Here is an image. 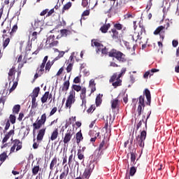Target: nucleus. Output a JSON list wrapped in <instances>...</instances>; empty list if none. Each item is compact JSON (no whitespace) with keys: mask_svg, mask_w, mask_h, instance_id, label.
Here are the masks:
<instances>
[{"mask_svg":"<svg viewBox=\"0 0 179 179\" xmlns=\"http://www.w3.org/2000/svg\"><path fill=\"white\" fill-rule=\"evenodd\" d=\"M89 87L91 89V93H94V92H96V83H94V79L90 80Z\"/></svg>","mask_w":179,"mask_h":179,"instance_id":"20","label":"nucleus"},{"mask_svg":"<svg viewBox=\"0 0 179 179\" xmlns=\"http://www.w3.org/2000/svg\"><path fill=\"white\" fill-rule=\"evenodd\" d=\"M62 72H64V67H61L59 71H57L56 76H60V75H62Z\"/></svg>","mask_w":179,"mask_h":179,"instance_id":"62","label":"nucleus"},{"mask_svg":"<svg viewBox=\"0 0 179 179\" xmlns=\"http://www.w3.org/2000/svg\"><path fill=\"white\" fill-rule=\"evenodd\" d=\"M17 87V83L15 82L13 83V86L10 88L9 92L12 93V92H13V90H15V89H16Z\"/></svg>","mask_w":179,"mask_h":179,"instance_id":"58","label":"nucleus"},{"mask_svg":"<svg viewBox=\"0 0 179 179\" xmlns=\"http://www.w3.org/2000/svg\"><path fill=\"white\" fill-rule=\"evenodd\" d=\"M92 171L93 170H92V168L90 167L85 169L83 174V179H89L90 178V176L92 175Z\"/></svg>","mask_w":179,"mask_h":179,"instance_id":"14","label":"nucleus"},{"mask_svg":"<svg viewBox=\"0 0 179 179\" xmlns=\"http://www.w3.org/2000/svg\"><path fill=\"white\" fill-rule=\"evenodd\" d=\"M72 136H73V131H72V129L67 130L66 133L64 135V138H63V142L64 145L69 144V142H71Z\"/></svg>","mask_w":179,"mask_h":179,"instance_id":"8","label":"nucleus"},{"mask_svg":"<svg viewBox=\"0 0 179 179\" xmlns=\"http://www.w3.org/2000/svg\"><path fill=\"white\" fill-rule=\"evenodd\" d=\"M48 10H49L48 8L43 10L42 12H41L40 16H45V15H47V13H48Z\"/></svg>","mask_w":179,"mask_h":179,"instance_id":"61","label":"nucleus"},{"mask_svg":"<svg viewBox=\"0 0 179 179\" xmlns=\"http://www.w3.org/2000/svg\"><path fill=\"white\" fill-rule=\"evenodd\" d=\"M152 0H150L146 6L147 12H149V10H150V8H152Z\"/></svg>","mask_w":179,"mask_h":179,"instance_id":"59","label":"nucleus"},{"mask_svg":"<svg viewBox=\"0 0 179 179\" xmlns=\"http://www.w3.org/2000/svg\"><path fill=\"white\" fill-rule=\"evenodd\" d=\"M116 30H122V24H120V23H116L114 24V28Z\"/></svg>","mask_w":179,"mask_h":179,"instance_id":"53","label":"nucleus"},{"mask_svg":"<svg viewBox=\"0 0 179 179\" xmlns=\"http://www.w3.org/2000/svg\"><path fill=\"white\" fill-rule=\"evenodd\" d=\"M145 96L147 99L146 104L147 106H150L152 101V96L150 95V91L145 89L143 92V95H141L138 98V106L137 108V114L138 117L142 115V110L145 108Z\"/></svg>","mask_w":179,"mask_h":179,"instance_id":"2","label":"nucleus"},{"mask_svg":"<svg viewBox=\"0 0 179 179\" xmlns=\"http://www.w3.org/2000/svg\"><path fill=\"white\" fill-rule=\"evenodd\" d=\"M72 6V3L71 2H68L66 3L62 8V13L65 12V10H69L71 9V7Z\"/></svg>","mask_w":179,"mask_h":179,"instance_id":"36","label":"nucleus"},{"mask_svg":"<svg viewBox=\"0 0 179 179\" xmlns=\"http://www.w3.org/2000/svg\"><path fill=\"white\" fill-rule=\"evenodd\" d=\"M68 165L70 169H72V167H73V154H71L69 157Z\"/></svg>","mask_w":179,"mask_h":179,"instance_id":"34","label":"nucleus"},{"mask_svg":"<svg viewBox=\"0 0 179 179\" xmlns=\"http://www.w3.org/2000/svg\"><path fill=\"white\" fill-rule=\"evenodd\" d=\"M89 15H90V10H85V11H83L82 16H89Z\"/></svg>","mask_w":179,"mask_h":179,"instance_id":"64","label":"nucleus"},{"mask_svg":"<svg viewBox=\"0 0 179 179\" xmlns=\"http://www.w3.org/2000/svg\"><path fill=\"white\" fill-rule=\"evenodd\" d=\"M44 68H45V64L42 63L40 66V69L39 70H38V69H37L38 73H41L39 76H41V75H43V73H44Z\"/></svg>","mask_w":179,"mask_h":179,"instance_id":"39","label":"nucleus"},{"mask_svg":"<svg viewBox=\"0 0 179 179\" xmlns=\"http://www.w3.org/2000/svg\"><path fill=\"white\" fill-rule=\"evenodd\" d=\"M117 73H114L112 76H111V78H110V79L109 80V82H110V83H114V82H115V80H117Z\"/></svg>","mask_w":179,"mask_h":179,"instance_id":"55","label":"nucleus"},{"mask_svg":"<svg viewBox=\"0 0 179 179\" xmlns=\"http://www.w3.org/2000/svg\"><path fill=\"white\" fill-rule=\"evenodd\" d=\"M68 174H69V168L67 167L64 171L60 174L59 179H66L68 177Z\"/></svg>","mask_w":179,"mask_h":179,"instance_id":"22","label":"nucleus"},{"mask_svg":"<svg viewBox=\"0 0 179 179\" xmlns=\"http://www.w3.org/2000/svg\"><path fill=\"white\" fill-rule=\"evenodd\" d=\"M55 51L59 52V55L57 57H56L55 58V61H58V59H60V58H62V57H64V55H65V52H64V51H59V50H58V49H56Z\"/></svg>","mask_w":179,"mask_h":179,"instance_id":"37","label":"nucleus"},{"mask_svg":"<svg viewBox=\"0 0 179 179\" xmlns=\"http://www.w3.org/2000/svg\"><path fill=\"white\" fill-rule=\"evenodd\" d=\"M38 171H40V166L39 165L34 166L32 168V174H33V176H37V174H38Z\"/></svg>","mask_w":179,"mask_h":179,"instance_id":"35","label":"nucleus"},{"mask_svg":"<svg viewBox=\"0 0 179 179\" xmlns=\"http://www.w3.org/2000/svg\"><path fill=\"white\" fill-rule=\"evenodd\" d=\"M76 139L77 145H79L82 141H83V135L82 134V131L77 132L76 134Z\"/></svg>","mask_w":179,"mask_h":179,"instance_id":"19","label":"nucleus"},{"mask_svg":"<svg viewBox=\"0 0 179 179\" xmlns=\"http://www.w3.org/2000/svg\"><path fill=\"white\" fill-rule=\"evenodd\" d=\"M73 83H80V77L77 76L73 79Z\"/></svg>","mask_w":179,"mask_h":179,"instance_id":"63","label":"nucleus"},{"mask_svg":"<svg viewBox=\"0 0 179 179\" xmlns=\"http://www.w3.org/2000/svg\"><path fill=\"white\" fill-rule=\"evenodd\" d=\"M46 129L47 128H43L38 130V134L36 136V140L38 141V142H41V141H43L44 138V135H45Z\"/></svg>","mask_w":179,"mask_h":179,"instance_id":"12","label":"nucleus"},{"mask_svg":"<svg viewBox=\"0 0 179 179\" xmlns=\"http://www.w3.org/2000/svg\"><path fill=\"white\" fill-rule=\"evenodd\" d=\"M99 2V0H90V2L88 0H82V6L83 8H88L92 5L93 8H95V6H97V3Z\"/></svg>","mask_w":179,"mask_h":179,"instance_id":"9","label":"nucleus"},{"mask_svg":"<svg viewBox=\"0 0 179 179\" xmlns=\"http://www.w3.org/2000/svg\"><path fill=\"white\" fill-rule=\"evenodd\" d=\"M44 124H45V122H43L42 120H37L36 122H34L33 123V135H36V131H37V129H40V128H41V127H43V125H44Z\"/></svg>","mask_w":179,"mask_h":179,"instance_id":"10","label":"nucleus"},{"mask_svg":"<svg viewBox=\"0 0 179 179\" xmlns=\"http://www.w3.org/2000/svg\"><path fill=\"white\" fill-rule=\"evenodd\" d=\"M118 106V100L117 99L112 100L111 108L113 110H115Z\"/></svg>","mask_w":179,"mask_h":179,"instance_id":"40","label":"nucleus"},{"mask_svg":"<svg viewBox=\"0 0 179 179\" xmlns=\"http://www.w3.org/2000/svg\"><path fill=\"white\" fill-rule=\"evenodd\" d=\"M76 55H78V52H73L69 57L67 64H71V65H73V64H75V59L77 62H79L80 59L79 58H76ZM73 58H75V59Z\"/></svg>","mask_w":179,"mask_h":179,"instance_id":"13","label":"nucleus"},{"mask_svg":"<svg viewBox=\"0 0 179 179\" xmlns=\"http://www.w3.org/2000/svg\"><path fill=\"white\" fill-rule=\"evenodd\" d=\"M37 36H38V33L37 31H34L31 34V41H36V40H37Z\"/></svg>","mask_w":179,"mask_h":179,"instance_id":"48","label":"nucleus"},{"mask_svg":"<svg viewBox=\"0 0 179 179\" xmlns=\"http://www.w3.org/2000/svg\"><path fill=\"white\" fill-rule=\"evenodd\" d=\"M131 155V163H135V160H136V155H135V152L134 151L130 152Z\"/></svg>","mask_w":179,"mask_h":179,"instance_id":"51","label":"nucleus"},{"mask_svg":"<svg viewBox=\"0 0 179 179\" xmlns=\"http://www.w3.org/2000/svg\"><path fill=\"white\" fill-rule=\"evenodd\" d=\"M109 57L116 58L119 62H125V61H127V59H125V55L115 49L110 50Z\"/></svg>","mask_w":179,"mask_h":179,"instance_id":"4","label":"nucleus"},{"mask_svg":"<svg viewBox=\"0 0 179 179\" xmlns=\"http://www.w3.org/2000/svg\"><path fill=\"white\" fill-rule=\"evenodd\" d=\"M94 110H96V106H94V105H92L87 110V113H93V111H94Z\"/></svg>","mask_w":179,"mask_h":179,"instance_id":"56","label":"nucleus"},{"mask_svg":"<svg viewBox=\"0 0 179 179\" xmlns=\"http://www.w3.org/2000/svg\"><path fill=\"white\" fill-rule=\"evenodd\" d=\"M77 156L79 160H85V155L82 153V150H78Z\"/></svg>","mask_w":179,"mask_h":179,"instance_id":"45","label":"nucleus"},{"mask_svg":"<svg viewBox=\"0 0 179 179\" xmlns=\"http://www.w3.org/2000/svg\"><path fill=\"white\" fill-rule=\"evenodd\" d=\"M164 29L165 27H163V25H161L154 31L153 34H155V36H157L158 34H159V36H161L162 34H164L165 33Z\"/></svg>","mask_w":179,"mask_h":179,"instance_id":"16","label":"nucleus"},{"mask_svg":"<svg viewBox=\"0 0 179 179\" xmlns=\"http://www.w3.org/2000/svg\"><path fill=\"white\" fill-rule=\"evenodd\" d=\"M30 51H31V45H30V43H28L25 48L24 58H26V57H27V55H29V52H30Z\"/></svg>","mask_w":179,"mask_h":179,"instance_id":"41","label":"nucleus"},{"mask_svg":"<svg viewBox=\"0 0 179 179\" xmlns=\"http://www.w3.org/2000/svg\"><path fill=\"white\" fill-rule=\"evenodd\" d=\"M7 157H8V155H6V152H3L0 155V162H1V163H3V162L6 160Z\"/></svg>","mask_w":179,"mask_h":179,"instance_id":"43","label":"nucleus"},{"mask_svg":"<svg viewBox=\"0 0 179 179\" xmlns=\"http://www.w3.org/2000/svg\"><path fill=\"white\" fill-rule=\"evenodd\" d=\"M16 73V67L13 66L8 72V80H10L13 79L14 80L15 79V74Z\"/></svg>","mask_w":179,"mask_h":179,"instance_id":"18","label":"nucleus"},{"mask_svg":"<svg viewBox=\"0 0 179 179\" xmlns=\"http://www.w3.org/2000/svg\"><path fill=\"white\" fill-rule=\"evenodd\" d=\"M150 114H152V111L148 112V115L147 116L146 120L145 121L144 118L145 117V115H143V119L140 120V122L138 123L137 127H136V131L142 127V124H145V129L144 131H148V120H149V117H150Z\"/></svg>","mask_w":179,"mask_h":179,"instance_id":"7","label":"nucleus"},{"mask_svg":"<svg viewBox=\"0 0 179 179\" xmlns=\"http://www.w3.org/2000/svg\"><path fill=\"white\" fill-rule=\"evenodd\" d=\"M8 121H10V122H11V124H15L16 116H15V115H10Z\"/></svg>","mask_w":179,"mask_h":179,"instance_id":"49","label":"nucleus"},{"mask_svg":"<svg viewBox=\"0 0 179 179\" xmlns=\"http://www.w3.org/2000/svg\"><path fill=\"white\" fill-rule=\"evenodd\" d=\"M38 93H40V87H35L31 94V97L34 99H37L38 97Z\"/></svg>","mask_w":179,"mask_h":179,"instance_id":"21","label":"nucleus"},{"mask_svg":"<svg viewBox=\"0 0 179 179\" xmlns=\"http://www.w3.org/2000/svg\"><path fill=\"white\" fill-rule=\"evenodd\" d=\"M71 31L68 29H61L60 34L62 35V37H67L68 36L71 34Z\"/></svg>","mask_w":179,"mask_h":179,"instance_id":"27","label":"nucleus"},{"mask_svg":"<svg viewBox=\"0 0 179 179\" xmlns=\"http://www.w3.org/2000/svg\"><path fill=\"white\" fill-rule=\"evenodd\" d=\"M98 149H100L101 150H106V149H107V143H106V140L103 139L101 142Z\"/></svg>","mask_w":179,"mask_h":179,"instance_id":"31","label":"nucleus"},{"mask_svg":"<svg viewBox=\"0 0 179 179\" xmlns=\"http://www.w3.org/2000/svg\"><path fill=\"white\" fill-rule=\"evenodd\" d=\"M135 173H136V168H135V166L131 167L129 172L131 177H134V176H135Z\"/></svg>","mask_w":179,"mask_h":179,"instance_id":"50","label":"nucleus"},{"mask_svg":"<svg viewBox=\"0 0 179 179\" xmlns=\"http://www.w3.org/2000/svg\"><path fill=\"white\" fill-rule=\"evenodd\" d=\"M9 43H10V38H7L4 41H3V48L5 50L9 45Z\"/></svg>","mask_w":179,"mask_h":179,"instance_id":"42","label":"nucleus"},{"mask_svg":"<svg viewBox=\"0 0 179 179\" xmlns=\"http://www.w3.org/2000/svg\"><path fill=\"white\" fill-rule=\"evenodd\" d=\"M48 94L49 92H45L41 98V101L43 104H44V103H47V101L48 100Z\"/></svg>","mask_w":179,"mask_h":179,"instance_id":"29","label":"nucleus"},{"mask_svg":"<svg viewBox=\"0 0 179 179\" xmlns=\"http://www.w3.org/2000/svg\"><path fill=\"white\" fill-rule=\"evenodd\" d=\"M110 27H111V24L110 23L104 24L103 26H102L100 28V30L101 31V33H107V31H108V29H110Z\"/></svg>","mask_w":179,"mask_h":179,"instance_id":"26","label":"nucleus"},{"mask_svg":"<svg viewBox=\"0 0 179 179\" xmlns=\"http://www.w3.org/2000/svg\"><path fill=\"white\" fill-rule=\"evenodd\" d=\"M58 110V108H57V107H54L49 115V117H52V115H54V114H55V113H57V111Z\"/></svg>","mask_w":179,"mask_h":179,"instance_id":"57","label":"nucleus"},{"mask_svg":"<svg viewBox=\"0 0 179 179\" xmlns=\"http://www.w3.org/2000/svg\"><path fill=\"white\" fill-rule=\"evenodd\" d=\"M109 33H112L111 34V37L112 38H113V40H117V38H118V36H119V33L118 31H117L115 29H112Z\"/></svg>","mask_w":179,"mask_h":179,"instance_id":"24","label":"nucleus"},{"mask_svg":"<svg viewBox=\"0 0 179 179\" xmlns=\"http://www.w3.org/2000/svg\"><path fill=\"white\" fill-rule=\"evenodd\" d=\"M69 86H71V83L69 82V80L64 81L62 86L59 88V94H61V92L62 93H63L64 92H68V90H69Z\"/></svg>","mask_w":179,"mask_h":179,"instance_id":"11","label":"nucleus"},{"mask_svg":"<svg viewBox=\"0 0 179 179\" xmlns=\"http://www.w3.org/2000/svg\"><path fill=\"white\" fill-rule=\"evenodd\" d=\"M122 80L121 79H116V81H113L112 86H114L115 88L118 87V86H122Z\"/></svg>","mask_w":179,"mask_h":179,"instance_id":"33","label":"nucleus"},{"mask_svg":"<svg viewBox=\"0 0 179 179\" xmlns=\"http://www.w3.org/2000/svg\"><path fill=\"white\" fill-rule=\"evenodd\" d=\"M15 134V130L12 129L10 130L9 132H8L4 138H3L1 143H6V142H8V140L10 138V136H12V135Z\"/></svg>","mask_w":179,"mask_h":179,"instance_id":"17","label":"nucleus"},{"mask_svg":"<svg viewBox=\"0 0 179 179\" xmlns=\"http://www.w3.org/2000/svg\"><path fill=\"white\" fill-rule=\"evenodd\" d=\"M71 89L72 90L69 92V96L66 101V108H71L72 107V104H73L76 101V92H75V91L81 92L80 94V100H82L81 106L82 107H86V87L82 88L80 85H73Z\"/></svg>","mask_w":179,"mask_h":179,"instance_id":"1","label":"nucleus"},{"mask_svg":"<svg viewBox=\"0 0 179 179\" xmlns=\"http://www.w3.org/2000/svg\"><path fill=\"white\" fill-rule=\"evenodd\" d=\"M55 60L54 59L52 62L48 60V62L46 63L45 67V73H47V72H50V70L51 69V67L52 66V65H54V62Z\"/></svg>","mask_w":179,"mask_h":179,"instance_id":"23","label":"nucleus"},{"mask_svg":"<svg viewBox=\"0 0 179 179\" xmlns=\"http://www.w3.org/2000/svg\"><path fill=\"white\" fill-rule=\"evenodd\" d=\"M16 31H17V24H15V25H13L11 29V31L10 32V37H12Z\"/></svg>","mask_w":179,"mask_h":179,"instance_id":"46","label":"nucleus"},{"mask_svg":"<svg viewBox=\"0 0 179 179\" xmlns=\"http://www.w3.org/2000/svg\"><path fill=\"white\" fill-rule=\"evenodd\" d=\"M19 111H20V105H15L13 108V114H19Z\"/></svg>","mask_w":179,"mask_h":179,"instance_id":"38","label":"nucleus"},{"mask_svg":"<svg viewBox=\"0 0 179 179\" xmlns=\"http://www.w3.org/2000/svg\"><path fill=\"white\" fill-rule=\"evenodd\" d=\"M140 27V31L138 32V34L137 36L138 38H139V37H141V36H142V34H146V30L145 29V27H142V26H139Z\"/></svg>","mask_w":179,"mask_h":179,"instance_id":"47","label":"nucleus"},{"mask_svg":"<svg viewBox=\"0 0 179 179\" xmlns=\"http://www.w3.org/2000/svg\"><path fill=\"white\" fill-rule=\"evenodd\" d=\"M38 106L36 98H31V108H36Z\"/></svg>","mask_w":179,"mask_h":179,"instance_id":"44","label":"nucleus"},{"mask_svg":"<svg viewBox=\"0 0 179 179\" xmlns=\"http://www.w3.org/2000/svg\"><path fill=\"white\" fill-rule=\"evenodd\" d=\"M55 10L54 8H52L50 10H49L48 11V14L46 15V17H50V16H51L52 15V13H55Z\"/></svg>","mask_w":179,"mask_h":179,"instance_id":"60","label":"nucleus"},{"mask_svg":"<svg viewBox=\"0 0 179 179\" xmlns=\"http://www.w3.org/2000/svg\"><path fill=\"white\" fill-rule=\"evenodd\" d=\"M6 96H1L0 97V104H3V106H5V103L6 101Z\"/></svg>","mask_w":179,"mask_h":179,"instance_id":"54","label":"nucleus"},{"mask_svg":"<svg viewBox=\"0 0 179 179\" xmlns=\"http://www.w3.org/2000/svg\"><path fill=\"white\" fill-rule=\"evenodd\" d=\"M58 138V128L54 129L50 136V141H55Z\"/></svg>","mask_w":179,"mask_h":179,"instance_id":"25","label":"nucleus"},{"mask_svg":"<svg viewBox=\"0 0 179 179\" xmlns=\"http://www.w3.org/2000/svg\"><path fill=\"white\" fill-rule=\"evenodd\" d=\"M146 130H143L140 135L136 137V140H134V145L136 146H139L140 148L145 147V139H146Z\"/></svg>","mask_w":179,"mask_h":179,"instance_id":"5","label":"nucleus"},{"mask_svg":"<svg viewBox=\"0 0 179 179\" xmlns=\"http://www.w3.org/2000/svg\"><path fill=\"white\" fill-rule=\"evenodd\" d=\"M103 97V94H99L96 96V105L97 107H99V106H100V104H101V102L103 101V100L101 99V98Z\"/></svg>","mask_w":179,"mask_h":179,"instance_id":"32","label":"nucleus"},{"mask_svg":"<svg viewBox=\"0 0 179 179\" xmlns=\"http://www.w3.org/2000/svg\"><path fill=\"white\" fill-rule=\"evenodd\" d=\"M42 24H43V19L40 17H37L35 20L34 23L32 24V27H34V29H38L39 27H41Z\"/></svg>","mask_w":179,"mask_h":179,"instance_id":"15","label":"nucleus"},{"mask_svg":"<svg viewBox=\"0 0 179 179\" xmlns=\"http://www.w3.org/2000/svg\"><path fill=\"white\" fill-rule=\"evenodd\" d=\"M92 47H95L96 54L101 52L102 55H108L110 57V51L108 48L104 46L101 43L99 42L98 39H92L91 41Z\"/></svg>","mask_w":179,"mask_h":179,"instance_id":"3","label":"nucleus"},{"mask_svg":"<svg viewBox=\"0 0 179 179\" xmlns=\"http://www.w3.org/2000/svg\"><path fill=\"white\" fill-rule=\"evenodd\" d=\"M67 67H66V72L67 73H69V72H71L72 71V69L73 68V64H69V63H67Z\"/></svg>","mask_w":179,"mask_h":179,"instance_id":"52","label":"nucleus"},{"mask_svg":"<svg viewBox=\"0 0 179 179\" xmlns=\"http://www.w3.org/2000/svg\"><path fill=\"white\" fill-rule=\"evenodd\" d=\"M101 155H103V150H100V148H97L94 152V156L96 159L100 158V156H101Z\"/></svg>","mask_w":179,"mask_h":179,"instance_id":"30","label":"nucleus"},{"mask_svg":"<svg viewBox=\"0 0 179 179\" xmlns=\"http://www.w3.org/2000/svg\"><path fill=\"white\" fill-rule=\"evenodd\" d=\"M57 157H55L52 159V161H51V162H50V170L51 171H52L53 170H54V169L55 168V166L57 165Z\"/></svg>","mask_w":179,"mask_h":179,"instance_id":"28","label":"nucleus"},{"mask_svg":"<svg viewBox=\"0 0 179 179\" xmlns=\"http://www.w3.org/2000/svg\"><path fill=\"white\" fill-rule=\"evenodd\" d=\"M12 143H13V146L10 148V154L11 153H15V150H16V152H19L23 148L22 145V141L19 139H15L13 138L11 139Z\"/></svg>","mask_w":179,"mask_h":179,"instance_id":"6","label":"nucleus"}]
</instances>
